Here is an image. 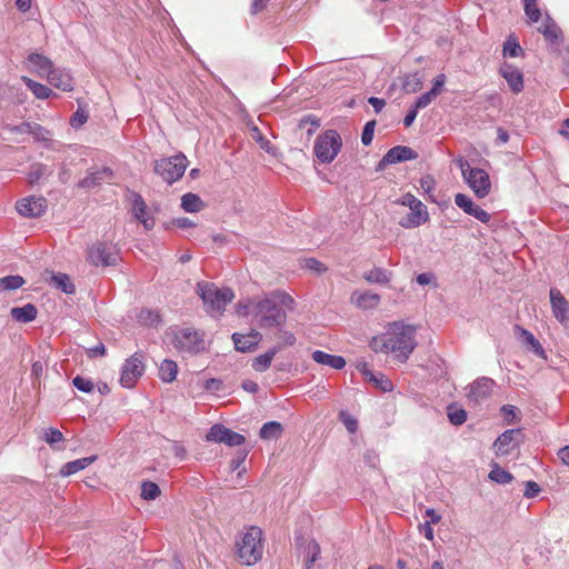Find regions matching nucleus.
I'll use <instances>...</instances> for the list:
<instances>
[{
  "mask_svg": "<svg viewBox=\"0 0 569 569\" xmlns=\"http://www.w3.org/2000/svg\"><path fill=\"white\" fill-rule=\"evenodd\" d=\"M446 82V74L440 73L433 79L432 88L429 90L436 97L442 92Z\"/></svg>",
  "mask_w": 569,
  "mask_h": 569,
  "instance_id": "nucleus-59",
  "label": "nucleus"
},
{
  "mask_svg": "<svg viewBox=\"0 0 569 569\" xmlns=\"http://www.w3.org/2000/svg\"><path fill=\"white\" fill-rule=\"evenodd\" d=\"M181 208L186 212H199L204 208V202L198 194L188 192L181 197Z\"/></svg>",
  "mask_w": 569,
  "mask_h": 569,
  "instance_id": "nucleus-33",
  "label": "nucleus"
},
{
  "mask_svg": "<svg viewBox=\"0 0 569 569\" xmlns=\"http://www.w3.org/2000/svg\"><path fill=\"white\" fill-rule=\"evenodd\" d=\"M455 203L463 210L465 213L472 216L480 222L487 223L490 221L491 216L486 210L477 206L472 199L465 193H457L455 196Z\"/></svg>",
  "mask_w": 569,
  "mask_h": 569,
  "instance_id": "nucleus-16",
  "label": "nucleus"
},
{
  "mask_svg": "<svg viewBox=\"0 0 569 569\" xmlns=\"http://www.w3.org/2000/svg\"><path fill=\"white\" fill-rule=\"evenodd\" d=\"M375 127H376V121L375 120L368 121L365 124L363 130H362V134H361V142H362V144L369 146L372 142L373 133H375Z\"/></svg>",
  "mask_w": 569,
  "mask_h": 569,
  "instance_id": "nucleus-54",
  "label": "nucleus"
},
{
  "mask_svg": "<svg viewBox=\"0 0 569 569\" xmlns=\"http://www.w3.org/2000/svg\"><path fill=\"white\" fill-rule=\"evenodd\" d=\"M238 557L246 566L257 563L263 553L262 531L258 527H250L237 543Z\"/></svg>",
  "mask_w": 569,
  "mask_h": 569,
  "instance_id": "nucleus-4",
  "label": "nucleus"
},
{
  "mask_svg": "<svg viewBox=\"0 0 569 569\" xmlns=\"http://www.w3.org/2000/svg\"><path fill=\"white\" fill-rule=\"evenodd\" d=\"M421 88V80L417 73L409 74L403 81V89L407 92H416Z\"/></svg>",
  "mask_w": 569,
  "mask_h": 569,
  "instance_id": "nucleus-52",
  "label": "nucleus"
},
{
  "mask_svg": "<svg viewBox=\"0 0 569 569\" xmlns=\"http://www.w3.org/2000/svg\"><path fill=\"white\" fill-rule=\"evenodd\" d=\"M366 379L375 385V387L379 388L382 391H391L393 385L390 379H388L382 373H375L372 370L368 369L366 365H363L362 369H360Z\"/></svg>",
  "mask_w": 569,
  "mask_h": 569,
  "instance_id": "nucleus-29",
  "label": "nucleus"
},
{
  "mask_svg": "<svg viewBox=\"0 0 569 569\" xmlns=\"http://www.w3.org/2000/svg\"><path fill=\"white\" fill-rule=\"evenodd\" d=\"M48 208V201L42 196H28L16 202L18 213L23 218H39Z\"/></svg>",
  "mask_w": 569,
  "mask_h": 569,
  "instance_id": "nucleus-10",
  "label": "nucleus"
},
{
  "mask_svg": "<svg viewBox=\"0 0 569 569\" xmlns=\"http://www.w3.org/2000/svg\"><path fill=\"white\" fill-rule=\"evenodd\" d=\"M525 487H526V489L523 491V496L526 498H535L536 496H538V493L541 490L539 485L537 482H535V481H531V480L526 481L525 482Z\"/></svg>",
  "mask_w": 569,
  "mask_h": 569,
  "instance_id": "nucleus-58",
  "label": "nucleus"
},
{
  "mask_svg": "<svg viewBox=\"0 0 569 569\" xmlns=\"http://www.w3.org/2000/svg\"><path fill=\"white\" fill-rule=\"evenodd\" d=\"M523 10L530 23L538 22L541 18V11L538 8V0H522Z\"/></svg>",
  "mask_w": 569,
  "mask_h": 569,
  "instance_id": "nucleus-44",
  "label": "nucleus"
},
{
  "mask_svg": "<svg viewBox=\"0 0 569 569\" xmlns=\"http://www.w3.org/2000/svg\"><path fill=\"white\" fill-rule=\"evenodd\" d=\"M38 309L33 303H27L23 307H14L10 310L13 320L21 323H29L37 318Z\"/></svg>",
  "mask_w": 569,
  "mask_h": 569,
  "instance_id": "nucleus-26",
  "label": "nucleus"
},
{
  "mask_svg": "<svg viewBox=\"0 0 569 569\" xmlns=\"http://www.w3.org/2000/svg\"><path fill=\"white\" fill-rule=\"evenodd\" d=\"M281 350V346H274L270 348L263 355L256 357L252 361V369L257 372H264L271 366L274 356Z\"/></svg>",
  "mask_w": 569,
  "mask_h": 569,
  "instance_id": "nucleus-30",
  "label": "nucleus"
},
{
  "mask_svg": "<svg viewBox=\"0 0 569 569\" xmlns=\"http://www.w3.org/2000/svg\"><path fill=\"white\" fill-rule=\"evenodd\" d=\"M172 346L180 352L196 355L204 350V340L192 328L176 331Z\"/></svg>",
  "mask_w": 569,
  "mask_h": 569,
  "instance_id": "nucleus-9",
  "label": "nucleus"
},
{
  "mask_svg": "<svg viewBox=\"0 0 569 569\" xmlns=\"http://www.w3.org/2000/svg\"><path fill=\"white\" fill-rule=\"evenodd\" d=\"M418 158V153L410 147L396 146L387 151L386 161H391L392 164L403 162L407 160H415Z\"/></svg>",
  "mask_w": 569,
  "mask_h": 569,
  "instance_id": "nucleus-23",
  "label": "nucleus"
},
{
  "mask_svg": "<svg viewBox=\"0 0 569 569\" xmlns=\"http://www.w3.org/2000/svg\"><path fill=\"white\" fill-rule=\"evenodd\" d=\"M147 204L139 193H133L132 211L137 220L147 217Z\"/></svg>",
  "mask_w": 569,
  "mask_h": 569,
  "instance_id": "nucleus-46",
  "label": "nucleus"
},
{
  "mask_svg": "<svg viewBox=\"0 0 569 569\" xmlns=\"http://www.w3.org/2000/svg\"><path fill=\"white\" fill-rule=\"evenodd\" d=\"M296 308L295 299L282 290H273L252 303L251 315L263 330L280 329L287 322V311Z\"/></svg>",
  "mask_w": 569,
  "mask_h": 569,
  "instance_id": "nucleus-1",
  "label": "nucleus"
},
{
  "mask_svg": "<svg viewBox=\"0 0 569 569\" xmlns=\"http://www.w3.org/2000/svg\"><path fill=\"white\" fill-rule=\"evenodd\" d=\"M188 163L187 157L182 152H179L172 157L154 160L153 171L161 177L164 182L172 184L182 178Z\"/></svg>",
  "mask_w": 569,
  "mask_h": 569,
  "instance_id": "nucleus-5",
  "label": "nucleus"
},
{
  "mask_svg": "<svg viewBox=\"0 0 569 569\" xmlns=\"http://www.w3.org/2000/svg\"><path fill=\"white\" fill-rule=\"evenodd\" d=\"M87 355L89 358L102 357L106 355V347L102 342H99L97 346L89 348Z\"/></svg>",
  "mask_w": 569,
  "mask_h": 569,
  "instance_id": "nucleus-64",
  "label": "nucleus"
},
{
  "mask_svg": "<svg viewBox=\"0 0 569 569\" xmlns=\"http://www.w3.org/2000/svg\"><path fill=\"white\" fill-rule=\"evenodd\" d=\"M277 330L279 331V343L277 346H281V349L296 343V337L292 332L284 330L283 327Z\"/></svg>",
  "mask_w": 569,
  "mask_h": 569,
  "instance_id": "nucleus-53",
  "label": "nucleus"
},
{
  "mask_svg": "<svg viewBox=\"0 0 569 569\" xmlns=\"http://www.w3.org/2000/svg\"><path fill=\"white\" fill-rule=\"evenodd\" d=\"M28 63L37 70V72L41 76L48 74L49 71L53 68L52 62L49 58L40 54V53H31L28 56Z\"/></svg>",
  "mask_w": 569,
  "mask_h": 569,
  "instance_id": "nucleus-32",
  "label": "nucleus"
},
{
  "mask_svg": "<svg viewBox=\"0 0 569 569\" xmlns=\"http://www.w3.org/2000/svg\"><path fill=\"white\" fill-rule=\"evenodd\" d=\"M342 148V139L337 130L329 129L315 140L313 153L321 163H331Z\"/></svg>",
  "mask_w": 569,
  "mask_h": 569,
  "instance_id": "nucleus-6",
  "label": "nucleus"
},
{
  "mask_svg": "<svg viewBox=\"0 0 569 569\" xmlns=\"http://www.w3.org/2000/svg\"><path fill=\"white\" fill-rule=\"evenodd\" d=\"M111 176L112 171L104 167L97 171L88 172L87 176L78 182V187L82 189H92L100 186L103 180Z\"/></svg>",
  "mask_w": 569,
  "mask_h": 569,
  "instance_id": "nucleus-22",
  "label": "nucleus"
},
{
  "mask_svg": "<svg viewBox=\"0 0 569 569\" xmlns=\"http://www.w3.org/2000/svg\"><path fill=\"white\" fill-rule=\"evenodd\" d=\"M144 366L142 356L134 353L128 358L121 369L120 383L124 388L134 387L138 379L143 375Z\"/></svg>",
  "mask_w": 569,
  "mask_h": 569,
  "instance_id": "nucleus-12",
  "label": "nucleus"
},
{
  "mask_svg": "<svg viewBox=\"0 0 569 569\" xmlns=\"http://www.w3.org/2000/svg\"><path fill=\"white\" fill-rule=\"evenodd\" d=\"M311 358L319 365L328 366L337 370H341L346 366V360L343 357L330 355L321 350L313 351Z\"/></svg>",
  "mask_w": 569,
  "mask_h": 569,
  "instance_id": "nucleus-24",
  "label": "nucleus"
},
{
  "mask_svg": "<svg viewBox=\"0 0 569 569\" xmlns=\"http://www.w3.org/2000/svg\"><path fill=\"white\" fill-rule=\"evenodd\" d=\"M499 73L507 81L513 93H520L523 90V73L511 63L503 62Z\"/></svg>",
  "mask_w": 569,
  "mask_h": 569,
  "instance_id": "nucleus-18",
  "label": "nucleus"
},
{
  "mask_svg": "<svg viewBox=\"0 0 569 569\" xmlns=\"http://www.w3.org/2000/svg\"><path fill=\"white\" fill-rule=\"evenodd\" d=\"M489 478L497 483L506 485L512 481L513 476L498 465H495L489 472Z\"/></svg>",
  "mask_w": 569,
  "mask_h": 569,
  "instance_id": "nucleus-42",
  "label": "nucleus"
},
{
  "mask_svg": "<svg viewBox=\"0 0 569 569\" xmlns=\"http://www.w3.org/2000/svg\"><path fill=\"white\" fill-rule=\"evenodd\" d=\"M370 348L375 352L391 353V349H389L388 333L380 337H375L370 341Z\"/></svg>",
  "mask_w": 569,
  "mask_h": 569,
  "instance_id": "nucleus-49",
  "label": "nucleus"
},
{
  "mask_svg": "<svg viewBox=\"0 0 569 569\" xmlns=\"http://www.w3.org/2000/svg\"><path fill=\"white\" fill-rule=\"evenodd\" d=\"M307 126H310L307 133L308 136H311L316 129L320 127V119L315 114H306L299 120L298 128L305 129Z\"/></svg>",
  "mask_w": 569,
  "mask_h": 569,
  "instance_id": "nucleus-47",
  "label": "nucleus"
},
{
  "mask_svg": "<svg viewBox=\"0 0 569 569\" xmlns=\"http://www.w3.org/2000/svg\"><path fill=\"white\" fill-rule=\"evenodd\" d=\"M283 427L278 421H268L262 425L259 436L263 440H273L281 437Z\"/></svg>",
  "mask_w": 569,
  "mask_h": 569,
  "instance_id": "nucleus-34",
  "label": "nucleus"
},
{
  "mask_svg": "<svg viewBox=\"0 0 569 569\" xmlns=\"http://www.w3.org/2000/svg\"><path fill=\"white\" fill-rule=\"evenodd\" d=\"M420 200L416 198L412 193L408 192L403 194L399 200H397V203L411 208L416 203H418Z\"/></svg>",
  "mask_w": 569,
  "mask_h": 569,
  "instance_id": "nucleus-61",
  "label": "nucleus"
},
{
  "mask_svg": "<svg viewBox=\"0 0 569 569\" xmlns=\"http://www.w3.org/2000/svg\"><path fill=\"white\" fill-rule=\"evenodd\" d=\"M308 552L310 556L307 558L305 567L306 569H311L313 563L318 560L320 555V546L316 540H310L308 542Z\"/></svg>",
  "mask_w": 569,
  "mask_h": 569,
  "instance_id": "nucleus-50",
  "label": "nucleus"
},
{
  "mask_svg": "<svg viewBox=\"0 0 569 569\" xmlns=\"http://www.w3.org/2000/svg\"><path fill=\"white\" fill-rule=\"evenodd\" d=\"M49 83L63 91H70L73 88V80L71 76L62 70L52 68L47 74Z\"/></svg>",
  "mask_w": 569,
  "mask_h": 569,
  "instance_id": "nucleus-21",
  "label": "nucleus"
},
{
  "mask_svg": "<svg viewBox=\"0 0 569 569\" xmlns=\"http://www.w3.org/2000/svg\"><path fill=\"white\" fill-rule=\"evenodd\" d=\"M72 385L74 388H77L79 391H82L84 393H90L94 389V383L91 379L84 378L82 376H76L72 380Z\"/></svg>",
  "mask_w": 569,
  "mask_h": 569,
  "instance_id": "nucleus-51",
  "label": "nucleus"
},
{
  "mask_svg": "<svg viewBox=\"0 0 569 569\" xmlns=\"http://www.w3.org/2000/svg\"><path fill=\"white\" fill-rule=\"evenodd\" d=\"M435 98L436 96L430 91L425 92L416 100V109H423L428 107Z\"/></svg>",
  "mask_w": 569,
  "mask_h": 569,
  "instance_id": "nucleus-60",
  "label": "nucleus"
},
{
  "mask_svg": "<svg viewBox=\"0 0 569 569\" xmlns=\"http://www.w3.org/2000/svg\"><path fill=\"white\" fill-rule=\"evenodd\" d=\"M352 302L361 309L376 308L380 302V296L372 292H358L355 291L351 296Z\"/></svg>",
  "mask_w": 569,
  "mask_h": 569,
  "instance_id": "nucleus-27",
  "label": "nucleus"
},
{
  "mask_svg": "<svg viewBox=\"0 0 569 569\" xmlns=\"http://www.w3.org/2000/svg\"><path fill=\"white\" fill-rule=\"evenodd\" d=\"M538 31L542 33L545 39L551 44L557 43L562 36L561 29L550 16L546 17L542 24L538 28Z\"/></svg>",
  "mask_w": 569,
  "mask_h": 569,
  "instance_id": "nucleus-25",
  "label": "nucleus"
},
{
  "mask_svg": "<svg viewBox=\"0 0 569 569\" xmlns=\"http://www.w3.org/2000/svg\"><path fill=\"white\" fill-rule=\"evenodd\" d=\"M22 80L38 99H48L54 94L49 87L39 83L28 77H22Z\"/></svg>",
  "mask_w": 569,
  "mask_h": 569,
  "instance_id": "nucleus-37",
  "label": "nucleus"
},
{
  "mask_svg": "<svg viewBox=\"0 0 569 569\" xmlns=\"http://www.w3.org/2000/svg\"><path fill=\"white\" fill-rule=\"evenodd\" d=\"M139 321L146 326H156L160 322V315L157 311L150 309H143L140 311Z\"/></svg>",
  "mask_w": 569,
  "mask_h": 569,
  "instance_id": "nucleus-48",
  "label": "nucleus"
},
{
  "mask_svg": "<svg viewBox=\"0 0 569 569\" xmlns=\"http://www.w3.org/2000/svg\"><path fill=\"white\" fill-rule=\"evenodd\" d=\"M161 491L159 486L152 481H143L141 483V498L144 500H154L160 496Z\"/></svg>",
  "mask_w": 569,
  "mask_h": 569,
  "instance_id": "nucleus-45",
  "label": "nucleus"
},
{
  "mask_svg": "<svg viewBox=\"0 0 569 569\" xmlns=\"http://www.w3.org/2000/svg\"><path fill=\"white\" fill-rule=\"evenodd\" d=\"M42 440H44L53 449H60V447H57V445L63 442L64 437L60 430L56 428H48L43 430Z\"/></svg>",
  "mask_w": 569,
  "mask_h": 569,
  "instance_id": "nucleus-43",
  "label": "nucleus"
},
{
  "mask_svg": "<svg viewBox=\"0 0 569 569\" xmlns=\"http://www.w3.org/2000/svg\"><path fill=\"white\" fill-rule=\"evenodd\" d=\"M52 171L48 170V167L43 163H33L30 166V171L28 173V179L31 184L37 183L44 176L51 174Z\"/></svg>",
  "mask_w": 569,
  "mask_h": 569,
  "instance_id": "nucleus-41",
  "label": "nucleus"
},
{
  "mask_svg": "<svg viewBox=\"0 0 569 569\" xmlns=\"http://www.w3.org/2000/svg\"><path fill=\"white\" fill-rule=\"evenodd\" d=\"M50 284H52L56 289H59L67 295H72L76 292V287L71 282V279L67 273H52Z\"/></svg>",
  "mask_w": 569,
  "mask_h": 569,
  "instance_id": "nucleus-31",
  "label": "nucleus"
},
{
  "mask_svg": "<svg viewBox=\"0 0 569 569\" xmlns=\"http://www.w3.org/2000/svg\"><path fill=\"white\" fill-rule=\"evenodd\" d=\"M420 187L425 191V193L428 194L429 198L433 201L432 191L435 190V187H436V181H435L433 177L430 174L423 176L420 179Z\"/></svg>",
  "mask_w": 569,
  "mask_h": 569,
  "instance_id": "nucleus-55",
  "label": "nucleus"
},
{
  "mask_svg": "<svg viewBox=\"0 0 569 569\" xmlns=\"http://www.w3.org/2000/svg\"><path fill=\"white\" fill-rule=\"evenodd\" d=\"M500 410L508 422H511L518 412V409L512 405H503Z\"/></svg>",
  "mask_w": 569,
  "mask_h": 569,
  "instance_id": "nucleus-62",
  "label": "nucleus"
},
{
  "mask_svg": "<svg viewBox=\"0 0 569 569\" xmlns=\"http://www.w3.org/2000/svg\"><path fill=\"white\" fill-rule=\"evenodd\" d=\"M515 333L518 338V340L527 346L528 350H530L532 353H535L536 356L542 358V359H546V351L545 349L542 348L541 343L535 338V336L528 331L527 329L516 325L515 328Z\"/></svg>",
  "mask_w": 569,
  "mask_h": 569,
  "instance_id": "nucleus-19",
  "label": "nucleus"
},
{
  "mask_svg": "<svg viewBox=\"0 0 569 569\" xmlns=\"http://www.w3.org/2000/svg\"><path fill=\"white\" fill-rule=\"evenodd\" d=\"M550 302L556 319L561 323H565L569 319V302L557 289L550 290Z\"/></svg>",
  "mask_w": 569,
  "mask_h": 569,
  "instance_id": "nucleus-20",
  "label": "nucleus"
},
{
  "mask_svg": "<svg viewBox=\"0 0 569 569\" xmlns=\"http://www.w3.org/2000/svg\"><path fill=\"white\" fill-rule=\"evenodd\" d=\"M96 460H97V456H90V457L80 458V459H77L73 461H69L62 466V468L60 469V475L62 477H69L80 470L86 469L91 463H93Z\"/></svg>",
  "mask_w": 569,
  "mask_h": 569,
  "instance_id": "nucleus-28",
  "label": "nucleus"
},
{
  "mask_svg": "<svg viewBox=\"0 0 569 569\" xmlns=\"http://www.w3.org/2000/svg\"><path fill=\"white\" fill-rule=\"evenodd\" d=\"M197 293L203 301L206 310L210 313L222 315L224 308L234 298L230 288L219 289L211 282L201 281L197 283Z\"/></svg>",
  "mask_w": 569,
  "mask_h": 569,
  "instance_id": "nucleus-3",
  "label": "nucleus"
},
{
  "mask_svg": "<svg viewBox=\"0 0 569 569\" xmlns=\"http://www.w3.org/2000/svg\"><path fill=\"white\" fill-rule=\"evenodd\" d=\"M462 177L478 198H485L490 193L491 182L489 174L480 168H471L467 160H460Z\"/></svg>",
  "mask_w": 569,
  "mask_h": 569,
  "instance_id": "nucleus-7",
  "label": "nucleus"
},
{
  "mask_svg": "<svg viewBox=\"0 0 569 569\" xmlns=\"http://www.w3.org/2000/svg\"><path fill=\"white\" fill-rule=\"evenodd\" d=\"M87 260L97 267H110L117 266L121 257L116 244L98 241L88 249Z\"/></svg>",
  "mask_w": 569,
  "mask_h": 569,
  "instance_id": "nucleus-8",
  "label": "nucleus"
},
{
  "mask_svg": "<svg viewBox=\"0 0 569 569\" xmlns=\"http://www.w3.org/2000/svg\"><path fill=\"white\" fill-rule=\"evenodd\" d=\"M206 440L209 442L224 443L229 447H239L244 443L246 438L223 425L216 423L209 429Z\"/></svg>",
  "mask_w": 569,
  "mask_h": 569,
  "instance_id": "nucleus-11",
  "label": "nucleus"
},
{
  "mask_svg": "<svg viewBox=\"0 0 569 569\" xmlns=\"http://www.w3.org/2000/svg\"><path fill=\"white\" fill-rule=\"evenodd\" d=\"M231 338L237 351L251 352L262 340V335L258 330L251 329L247 335L234 332Z\"/></svg>",
  "mask_w": 569,
  "mask_h": 569,
  "instance_id": "nucleus-17",
  "label": "nucleus"
},
{
  "mask_svg": "<svg viewBox=\"0 0 569 569\" xmlns=\"http://www.w3.org/2000/svg\"><path fill=\"white\" fill-rule=\"evenodd\" d=\"M88 112L81 108H79L71 117L70 124L73 128H80L88 120Z\"/></svg>",
  "mask_w": 569,
  "mask_h": 569,
  "instance_id": "nucleus-56",
  "label": "nucleus"
},
{
  "mask_svg": "<svg viewBox=\"0 0 569 569\" xmlns=\"http://www.w3.org/2000/svg\"><path fill=\"white\" fill-rule=\"evenodd\" d=\"M390 274L387 270L375 267L363 273V279L369 283L386 284L390 281Z\"/></svg>",
  "mask_w": 569,
  "mask_h": 569,
  "instance_id": "nucleus-36",
  "label": "nucleus"
},
{
  "mask_svg": "<svg viewBox=\"0 0 569 569\" xmlns=\"http://www.w3.org/2000/svg\"><path fill=\"white\" fill-rule=\"evenodd\" d=\"M503 57L516 58L519 56H523V49L518 43L517 39L513 36H509L503 43Z\"/></svg>",
  "mask_w": 569,
  "mask_h": 569,
  "instance_id": "nucleus-40",
  "label": "nucleus"
},
{
  "mask_svg": "<svg viewBox=\"0 0 569 569\" xmlns=\"http://www.w3.org/2000/svg\"><path fill=\"white\" fill-rule=\"evenodd\" d=\"M447 416L450 423L453 426H461L467 420V411L456 403H451L447 407Z\"/></svg>",
  "mask_w": 569,
  "mask_h": 569,
  "instance_id": "nucleus-39",
  "label": "nucleus"
},
{
  "mask_svg": "<svg viewBox=\"0 0 569 569\" xmlns=\"http://www.w3.org/2000/svg\"><path fill=\"white\" fill-rule=\"evenodd\" d=\"M521 438L522 433L519 429H508L503 431L493 443L496 455H510L519 446Z\"/></svg>",
  "mask_w": 569,
  "mask_h": 569,
  "instance_id": "nucleus-13",
  "label": "nucleus"
},
{
  "mask_svg": "<svg viewBox=\"0 0 569 569\" xmlns=\"http://www.w3.org/2000/svg\"><path fill=\"white\" fill-rule=\"evenodd\" d=\"M388 341L391 353L405 362L417 346L416 328L411 325L395 323L391 331L388 332Z\"/></svg>",
  "mask_w": 569,
  "mask_h": 569,
  "instance_id": "nucleus-2",
  "label": "nucleus"
},
{
  "mask_svg": "<svg viewBox=\"0 0 569 569\" xmlns=\"http://www.w3.org/2000/svg\"><path fill=\"white\" fill-rule=\"evenodd\" d=\"M178 373V366L173 360L164 359L159 367V378L163 382H172Z\"/></svg>",
  "mask_w": 569,
  "mask_h": 569,
  "instance_id": "nucleus-38",
  "label": "nucleus"
},
{
  "mask_svg": "<svg viewBox=\"0 0 569 569\" xmlns=\"http://www.w3.org/2000/svg\"><path fill=\"white\" fill-rule=\"evenodd\" d=\"M305 267L311 271H315L317 274H321L327 271V267L315 258L307 259Z\"/></svg>",
  "mask_w": 569,
  "mask_h": 569,
  "instance_id": "nucleus-57",
  "label": "nucleus"
},
{
  "mask_svg": "<svg viewBox=\"0 0 569 569\" xmlns=\"http://www.w3.org/2000/svg\"><path fill=\"white\" fill-rule=\"evenodd\" d=\"M26 284V279L19 274H11L0 278V293L14 291Z\"/></svg>",
  "mask_w": 569,
  "mask_h": 569,
  "instance_id": "nucleus-35",
  "label": "nucleus"
},
{
  "mask_svg": "<svg viewBox=\"0 0 569 569\" xmlns=\"http://www.w3.org/2000/svg\"><path fill=\"white\" fill-rule=\"evenodd\" d=\"M409 209L410 212L406 217L401 218L398 222L402 228H418L429 221L430 216L428 209L421 201Z\"/></svg>",
  "mask_w": 569,
  "mask_h": 569,
  "instance_id": "nucleus-15",
  "label": "nucleus"
},
{
  "mask_svg": "<svg viewBox=\"0 0 569 569\" xmlns=\"http://www.w3.org/2000/svg\"><path fill=\"white\" fill-rule=\"evenodd\" d=\"M172 223H173V226H176L180 229H188V228H192L196 226V223L187 217L174 218L172 220Z\"/></svg>",
  "mask_w": 569,
  "mask_h": 569,
  "instance_id": "nucleus-63",
  "label": "nucleus"
},
{
  "mask_svg": "<svg viewBox=\"0 0 569 569\" xmlns=\"http://www.w3.org/2000/svg\"><path fill=\"white\" fill-rule=\"evenodd\" d=\"M495 386H496L495 380H492L490 378H487V377L478 378L469 386V392H468L469 401L478 405V403H481L482 401L487 400L491 396Z\"/></svg>",
  "mask_w": 569,
  "mask_h": 569,
  "instance_id": "nucleus-14",
  "label": "nucleus"
}]
</instances>
